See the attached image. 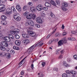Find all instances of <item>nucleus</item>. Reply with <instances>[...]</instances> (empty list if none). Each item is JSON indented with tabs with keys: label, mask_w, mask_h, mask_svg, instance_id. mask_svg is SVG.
<instances>
[{
	"label": "nucleus",
	"mask_w": 77,
	"mask_h": 77,
	"mask_svg": "<svg viewBox=\"0 0 77 77\" xmlns=\"http://www.w3.org/2000/svg\"><path fill=\"white\" fill-rule=\"evenodd\" d=\"M20 32V30L18 29H16L14 30V31H10V32L13 34V35H16V34H18Z\"/></svg>",
	"instance_id": "f257e3e1"
},
{
	"label": "nucleus",
	"mask_w": 77,
	"mask_h": 77,
	"mask_svg": "<svg viewBox=\"0 0 77 77\" xmlns=\"http://www.w3.org/2000/svg\"><path fill=\"white\" fill-rule=\"evenodd\" d=\"M35 45H34L28 49V54H30V53H32V51L33 50V49H34V47H35Z\"/></svg>",
	"instance_id": "f03ea898"
},
{
	"label": "nucleus",
	"mask_w": 77,
	"mask_h": 77,
	"mask_svg": "<svg viewBox=\"0 0 77 77\" xmlns=\"http://www.w3.org/2000/svg\"><path fill=\"white\" fill-rule=\"evenodd\" d=\"M29 33L31 36L33 37V38H35V37H36V33L35 32L29 31Z\"/></svg>",
	"instance_id": "7ed1b4c3"
},
{
	"label": "nucleus",
	"mask_w": 77,
	"mask_h": 77,
	"mask_svg": "<svg viewBox=\"0 0 77 77\" xmlns=\"http://www.w3.org/2000/svg\"><path fill=\"white\" fill-rule=\"evenodd\" d=\"M27 23L28 25H30L31 26H34V22L31 20H28Z\"/></svg>",
	"instance_id": "20e7f679"
},
{
	"label": "nucleus",
	"mask_w": 77,
	"mask_h": 77,
	"mask_svg": "<svg viewBox=\"0 0 77 77\" xmlns=\"http://www.w3.org/2000/svg\"><path fill=\"white\" fill-rule=\"evenodd\" d=\"M36 22L39 24H41L42 23V20L41 17H38L36 19Z\"/></svg>",
	"instance_id": "39448f33"
},
{
	"label": "nucleus",
	"mask_w": 77,
	"mask_h": 77,
	"mask_svg": "<svg viewBox=\"0 0 77 77\" xmlns=\"http://www.w3.org/2000/svg\"><path fill=\"white\" fill-rule=\"evenodd\" d=\"M36 9L37 11H40L42 9V5H38L36 7Z\"/></svg>",
	"instance_id": "423d86ee"
},
{
	"label": "nucleus",
	"mask_w": 77,
	"mask_h": 77,
	"mask_svg": "<svg viewBox=\"0 0 77 77\" xmlns=\"http://www.w3.org/2000/svg\"><path fill=\"white\" fill-rule=\"evenodd\" d=\"M29 42H30V41L28 39L24 40L22 41L23 44H25V45L28 44Z\"/></svg>",
	"instance_id": "0eeeda50"
},
{
	"label": "nucleus",
	"mask_w": 77,
	"mask_h": 77,
	"mask_svg": "<svg viewBox=\"0 0 77 77\" xmlns=\"http://www.w3.org/2000/svg\"><path fill=\"white\" fill-rule=\"evenodd\" d=\"M4 40L5 41H6V42H10L11 41V39H10V38L8 37V36H5L4 38Z\"/></svg>",
	"instance_id": "6e6552de"
},
{
	"label": "nucleus",
	"mask_w": 77,
	"mask_h": 77,
	"mask_svg": "<svg viewBox=\"0 0 77 77\" xmlns=\"http://www.w3.org/2000/svg\"><path fill=\"white\" fill-rule=\"evenodd\" d=\"M1 44L3 46H5V47H8V44L5 41H2L1 42Z\"/></svg>",
	"instance_id": "1a4fd4ad"
},
{
	"label": "nucleus",
	"mask_w": 77,
	"mask_h": 77,
	"mask_svg": "<svg viewBox=\"0 0 77 77\" xmlns=\"http://www.w3.org/2000/svg\"><path fill=\"white\" fill-rule=\"evenodd\" d=\"M6 12L7 14L9 15L12 14V10L10 8H7L6 10Z\"/></svg>",
	"instance_id": "9d476101"
},
{
	"label": "nucleus",
	"mask_w": 77,
	"mask_h": 77,
	"mask_svg": "<svg viewBox=\"0 0 77 77\" xmlns=\"http://www.w3.org/2000/svg\"><path fill=\"white\" fill-rule=\"evenodd\" d=\"M7 18V17L6 16L4 15H2L1 16V19L2 21H5V20H6Z\"/></svg>",
	"instance_id": "9b49d317"
},
{
	"label": "nucleus",
	"mask_w": 77,
	"mask_h": 77,
	"mask_svg": "<svg viewBox=\"0 0 77 77\" xmlns=\"http://www.w3.org/2000/svg\"><path fill=\"white\" fill-rule=\"evenodd\" d=\"M15 43L17 45L20 46L21 43V42L20 40H16L15 42Z\"/></svg>",
	"instance_id": "f8f14e48"
},
{
	"label": "nucleus",
	"mask_w": 77,
	"mask_h": 77,
	"mask_svg": "<svg viewBox=\"0 0 77 77\" xmlns=\"http://www.w3.org/2000/svg\"><path fill=\"white\" fill-rule=\"evenodd\" d=\"M19 16V14H18V13H14L13 15V17L14 19H15L16 18H17Z\"/></svg>",
	"instance_id": "ddd939ff"
},
{
	"label": "nucleus",
	"mask_w": 77,
	"mask_h": 77,
	"mask_svg": "<svg viewBox=\"0 0 77 77\" xmlns=\"http://www.w3.org/2000/svg\"><path fill=\"white\" fill-rule=\"evenodd\" d=\"M6 56L7 58L8 59H10L11 57V54L9 53H5V55Z\"/></svg>",
	"instance_id": "4468645a"
},
{
	"label": "nucleus",
	"mask_w": 77,
	"mask_h": 77,
	"mask_svg": "<svg viewBox=\"0 0 77 77\" xmlns=\"http://www.w3.org/2000/svg\"><path fill=\"white\" fill-rule=\"evenodd\" d=\"M16 8L17 10V11H18L19 12H20V11H21V8L20 6L18 5H17L16 6Z\"/></svg>",
	"instance_id": "2eb2a0df"
},
{
	"label": "nucleus",
	"mask_w": 77,
	"mask_h": 77,
	"mask_svg": "<svg viewBox=\"0 0 77 77\" xmlns=\"http://www.w3.org/2000/svg\"><path fill=\"white\" fill-rule=\"evenodd\" d=\"M62 5L63 7H67L68 6V4L66 2H63Z\"/></svg>",
	"instance_id": "dca6fc26"
},
{
	"label": "nucleus",
	"mask_w": 77,
	"mask_h": 77,
	"mask_svg": "<svg viewBox=\"0 0 77 77\" xmlns=\"http://www.w3.org/2000/svg\"><path fill=\"white\" fill-rule=\"evenodd\" d=\"M58 47L59 46H61L62 45H63V43L62 42V40H60L58 42Z\"/></svg>",
	"instance_id": "f3484780"
},
{
	"label": "nucleus",
	"mask_w": 77,
	"mask_h": 77,
	"mask_svg": "<svg viewBox=\"0 0 77 77\" xmlns=\"http://www.w3.org/2000/svg\"><path fill=\"white\" fill-rule=\"evenodd\" d=\"M0 50H2V51H5L6 50V48L4 46H0Z\"/></svg>",
	"instance_id": "a211bd4d"
},
{
	"label": "nucleus",
	"mask_w": 77,
	"mask_h": 77,
	"mask_svg": "<svg viewBox=\"0 0 77 77\" xmlns=\"http://www.w3.org/2000/svg\"><path fill=\"white\" fill-rule=\"evenodd\" d=\"M45 5L46 6H47V7H50L51 6V4H50V3L48 2H45Z\"/></svg>",
	"instance_id": "6ab92c4d"
},
{
	"label": "nucleus",
	"mask_w": 77,
	"mask_h": 77,
	"mask_svg": "<svg viewBox=\"0 0 77 77\" xmlns=\"http://www.w3.org/2000/svg\"><path fill=\"white\" fill-rule=\"evenodd\" d=\"M36 8L35 7H32L30 8V10L32 12H33L35 11Z\"/></svg>",
	"instance_id": "aec40b11"
},
{
	"label": "nucleus",
	"mask_w": 77,
	"mask_h": 77,
	"mask_svg": "<svg viewBox=\"0 0 77 77\" xmlns=\"http://www.w3.org/2000/svg\"><path fill=\"white\" fill-rule=\"evenodd\" d=\"M5 5H2V4H0V9H5Z\"/></svg>",
	"instance_id": "412c9836"
},
{
	"label": "nucleus",
	"mask_w": 77,
	"mask_h": 77,
	"mask_svg": "<svg viewBox=\"0 0 77 77\" xmlns=\"http://www.w3.org/2000/svg\"><path fill=\"white\" fill-rule=\"evenodd\" d=\"M32 18V14H29L26 16V18H27V19H31V18Z\"/></svg>",
	"instance_id": "4be33fe9"
},
{
	"label": "nucleus",
	"mask_w": 77,
	"mask_h": 77,
	"mask_svg": "<svg viewBox=\"0 0 77 77\" xmlns=\"http://www.w3.org/2000/svg\"><path fill=\"white\" fill-rule=\"evenodd\" d=\"M70 72L72 74H73V75H75V74H76V73H77L74 70L70 71Z\"/></svg>",
	"instance_id": "5701e85b"
},
{
	"label": "nucleus",
	"mask_w": 77,
	"mask_h": 77,
	"mask_svg": "<svg viewBox=\"0 0 77 77\" xmlns=\"http://www.w3.org/2000/svg\"><path fill=\"white\" fill-rule=\"evenodd\" d=\"M51 5H52L54 6H56V3H55V2H54L53 1H51Z\"/></svg>",
	"instance_id": "b1692460"
},
{
	"label": "nucleus",
	"mask_w": 77,
	"mask_h": 77,
	"mask_svg": "<svg viewBox=\"0 0 77 77\" xmlns=\"http://www.w3.org/2000/svg\"><path fill=\"white\" fill-rule=\"evenodd\" d=\"M6 54V53L4 52H3L2 53H0V56H5V54Z\"/></svg>",
	"instance_id": "393cba45"
},
{
	"label": "nucleus",
	"mask_w": 77,
	"mask_h": 77,
	"mask_svg": "<svg viewBox=\"0 0 77 77\" xmlns=\"http://www.w3.org/2000/svg\"><path fill=\"white\" fill-rule=\"evenodd\" d=\"M8 36L9 37V38H11V39H14V36H13V35L11 34H9L8 35Z\"/></svg>",
	"instance_id": "a878e982"
},
{
	"label": "nucleus",
	"mask_w": 77,
	"mask_h": 77,
	"mask_svg": "<svg viewBox=\"0 0 77 77\" xmlns=\"http://www.w3.org/2000/svg\"><path fill=\"white\" fill-rule=\"evenodd\" d=\"M22 36L24 38H28V37L27 36V35L26 34H22Z\"/></svg>",
	"instance_id": "bb28decb"
},
{
	"label": "nucleus",
	"mask_w": 77,
	"mask_h": 77,
	"mask_svg": "<svg viewBox=\"0 0 77 77\" xmlns=\"http://www.w3.org/2000/svg\"><path fill=\"white\" fill-rule=\"evenodd\" d=\"M66 72L67 73V76H68V77H70V76H71V75L69 72V71L66 70Z\"/></svg>",
	"instance_id": "cd10ccee"
},
{
	"label": "nucleus",
	"mask_w": 77,
	"mask_h": 77,
	"mask_svg": "<svg viewBox=\"0 0 77 77\" xmlns=\"http://www.w3.org/2000/svg\"><path fill=\"white\" fill-rule=\"evenodd\" d=\"M15 20H16V21H20V20H21V18L19 16L17 17L15 19Z\"/></svg>",
	"instance_id": "c85d7f7f"
},
{
	"label": "nucleus",
	"mask_w": 77,
	"mask_h": 77,
	"mask_svg": "<svg viewBox=\"0 0 77 77\" xmlns=\"http://www.w3.org/2000/svg\"><path fill=\"white\" fill-rule=\"evenodd\" d=\"M50 15L51 16V17H52V18H54V17H55V15L52 12H51Z\"/></svg>",
	"instance_id": "c756f323"
},
{
	"label": "nucleus",
	"mask_w": 77,
	"mask_h": 77,
	"mask_svg": "<svg viewBox=\"0 0 77 77\" xmlns=\"http://www.w3.org/2000/svg\"><path fill=\"white\" fill-rule=\"evenodd\" d=\"M63 65L65 67H68L69 66L66 64V63L65 62V61L63 62Z\"/></svg>",
	"instance_id": "7c9ffc66"
},
{
	"label": "nucleus",
	"mask_w": 77,
	"mask_h": 77,
	"mask_svg": "<svg viewBox=\"0 0 77 77\" xmlns=\"http://www.w3.org/2000/svg\"><path fill=\"white\" fill-rule=\"evenodd\" d=\"M32 14V18H35L36 17V14Z\"/></svg>",
	"instance_id": "2f4dec72"
},
{
	"label": "nucleus",
	"mask_w": 77,
	"mask_h": 77,
	"mask_svg": "<svg viewBox=\"0 0 77 77\" xmlns=\"http://www.w3.org/2000/svg\"><path fill=\"white\" fill-rule=\"evenodd\" d=\"M62 76L63 77H69V76H68V75H67V74H66L65 73L63 74Z\"/></svg>",
	"instance_id": "473e14b6"
},
{
	"label": "nucleus",
	"mask_w": 77,
	"mask_h": 77,
	"mask_svg": "<svg viewBox=\"0 0 77 77\" xmlns=\"http://www.w3.org/2000/svg\"><path fill=\"white\" fill-rule=\"evenodd\" d=\"M1 24L4 25H6V24H7V22L6 21H4V22H2Z\"/></svg>",
	"instance_id": "72a5a7b5"
},
{
	"label": "nucleus",
	"mask_w": 77,
	"mask_h": 77,
	"mask_svg": "<svg viewBox=\"0 0 77 77\" xmlns=\"http://www.w3.org/2000/svg\"><path fill=\"white\" fill-rule=\"evenodd\" d=\"M28 14H29V12L28 11H26L25 13H24L23 15L24 16H27Z\"/></svg>",
	"instance_id": "f704fd0d"
},
{
	"label": "nucleus",
	"mask_w": 77,
	"mask_h": 77,
	"mask_svg": "<svg viewBox=\"0 0 77 77\" xmlns=\"http://www.w3.org/2000/svg\"><path fill=\"white\" fill-rule=\"evenodd\" d=\"M66 38H64V40H62V41H63V43H64V44H65L66 43H67V40L66 39H65Z\"/></svg>",
	"instance_id": "c9c22d12"
},
{
	"label": "nucleus",
	"mask_w": 77,
	"mask_h": 77,
	"mask_svg": "<svg viewBox=\"0 0 77 77\" xmlns=\"http://www.w3.org/2000/svg\"><path fill=\"white\" fill-rule=\"evenodd\" d=\"M6 2V0H1V2H0V3H5Z\"/></svg>",
	"instance_id": "e433bc0d"
},
{
	"label": "nucleus",
	"mask_w": 77,
	"mask_h": 77,
	"mask_svg": "<svg viewBox=\"0 0 77 77\" xmlns=\"http://www.w3.org/2000/svg\"><path fill=\"white\" fill-rule=\"evenodd\" d=\"M15 38H16V39H19V38H20V36L17 34H16L15 35Z\"/></svg>",
	"instance_id": "4c0bfd02"
},
{
	"label": "nucleus",
	"mask_w": 77,
	"mask_h": 77,
	"mask_svg": "<svg viewBox=\"0 0 77 77\" xmlns=\"http://www.w3.org/2000/svg\"><path fill=\"white\" fill-rule=\"evenodd\" d=\"M10 53L11 54H14L15 53V51L12 50L10 51Z\"/></svg>",
	"instance_id": "58836bf2"
},
{
	"label": "nucleus",
	"mask_w": 77,
	"mask_h": 77,
	"mask_svg": "<svg viewBox=\"0 0 77 77\" xmlns=\"http://www.w3.org/2000/svg\"><path fill=\"white\" fill-rule=\"evenodd\" d=\"M67 34V33L65 31H63V36H65Z\"/></svg>",
	"instance_id": "ea45409f"
},
{
	"label": "nucleus",
	"mask_w": 77,
	"mask_h": 77,
	"mask_svg": "<svg viewBox=\"0 0 77 77\" xmlns=\"http://www.w3.org/2000/svg\"><path fill=\"white\" fill-rule=\"evenodd\" d=\"M60 35V34H59V33L58 32L56 33L55 35V37H57V36H59Z\"/></svg>",
	"instance_id": "a19ab883"
},
{
	"label": "nucleus",
	"mask_w": 77,
	"mask_h": 77,
	"mask_svg": "<svg viewBox=\"0 0 77 77\" xmlns=\"http://www.w3.org/2000/svg\"><path fill=\"white\" fill-rule=\"evenodd\" d=\"M6 9V8L5 9H3V8H1L0 9V12H3V11H5V10Z\"/></svg>",
	"instance_id": "79ce46f5"
},
{
	"label": "nucleus",
	"mask_w": 77,
	"mask_h": 77,
	"mask_svg": "<svg viewBox=\"0 0 77 77\" xmlns=\"http://www.w3.org/2000/svg\"><path fill=\"white\" fill-rule=\"evenodd\" d=\"M35 26L36 27H38V28L40 27V25L38 24H35Z\"/></svg>",
	"instance_id": "37998d69"
},
{
	"label": "nucleus",
	"mask_w": 77,
	"mask_h": 77,
	"mask_svg": "<svg viewBox=\"0 0 77 77\" xmlns=\"http://www.w3.org/2000/svg\"><path fill=\"white\" fill-rule=\"evenodd\" d=\"M41 42H42V41H40V42L38 43V44H34V45H35V46L36 47H37V46H38V45H39V44H40V43H41Z\"/></svg>",
	"instance_id": "c03bdc74"
},
{
	"label": "nucleus",
	"mask_w": 77,
	"mask_h": 77,
	"mask_svg": "<svg viewBox=\"0 0 77 77\" xmlns=\"http://www.w3.org/2000/svg\"><path fill=\"white\" fill-rule=\"evenodd\" d=\"M72 38H73V37H70L68 38V40H70V41H72V40H73L72 39Z\"/></svg>",
	"instance_id": "a18cd8bd"
},
{
	"label": "nucleus",
	"mask_w": 77,
	"mask_h": 77,
	"mask_svg": "<svg viewBox=\"0 0 77 77\" xmlns=\"http://www.w3.org/2000/svg\"><path fill=\"white\" fill-rule=\"evenodd\" d=\"M71 33L72 34H75V33H77V31L76 32L75 31H72L71 32Z\"/></svg>",
	"instance_id": "49530a36"
},
{
	"label": "nucleus",
	"mask_w": 77,
	"mask_h": 77,
	"mask_svg": "<svg viewBox=\"0 0 77 77\" xmlns=\"http://www.w3.org/2000/svg\"><path fill=\"white\" fill-rule=\"evenodd\" d=\"M27 9V7L26 6H24L23 8V11H26Z\"/></svg>",
	"instance_id": "de8ad7c7"
},
{
	"label": "nucleus",
	"mask_w": 77,
	"mask_h": 77,
	"mask_svg": "<svg viewBox=\"0 0 77 77\" xmlns=\"http://www.w3.org/2000/svg\"><path fill=\"white\" fill-rule=\"evenodd\" d=\"M42 66H44L45 65V62H43L42 63Z\"/></svg>",
	"instance_id": "09e8293b"
},
{
	"label": "nucleus",
	"mask_w": 77,
	"mask_h": 77,
	"mask_svg": "<svg viewBox=\"0 0 77 77\" xmlns=\"http://www.w3.org/2000/svg\"><path fill=\"white\" fill-rule=\"evenodd\" d=\"M41 15L42 17H44L45 16V14L43 13H42L41 14Z\"/></svg>",
	"instance_id": "8fccbe9b"
},
{
	"label": "nucleus",
	"mask_w": 77,
	"mask_h": 77,
	"mask_svg": "<svg viewBox=\"0 0 77 77\" xmlns=\"http://www.w3.org/2000/svg\"><path fill=\"white\" fill-rule=\"evenodd\" d=\"M52 42H53V41L52 40H50L49 42V44H51L52 43Z\"/></svg>",
	"instance_id": "3c124183"
},
{
	"label": "nucleus",
	"mask_w": 77,
	"mask_h": 77,
	"mask_svg": "<svg viewBox=\"0 0 77 77\" xmlns=\"http://www.w3.org/2000/svg\"><path fill=\"white\" fill-rule=\"evenodd\" d=\"M42 9H43V10H44L45 11H47V7H44V8H42Z\"/></svg>",
	"instance_id": "603ef678"
},
{
	"label": "nucleus",
	"mask_w": 77,
	"mask_h": 77,
	"mask_svg": "<svg viewBox=\"0 0 77 77\" xmlns=\"http://www.w3.org/2000/svg\"><path fill=\"white\" fill-rule=\"evenodd\" d=\"M3 74V71L0 72V77L2 76Z\"/></svg>",
	"instance_id": "864d4df0"
},
{
	"label": "nucleus",
	"mask_w": 77,
	"mask_h": 77,
	"mask_svg": "<svg viewBox=\"0 0 77 77\" xmlns=\"http://www.w3.org/2000/svg\"><path fill=\"white\" fill-rule=\"evenodd\" d=\"M73 57L75 59H77V55H75L73 56Z\"/></svg>",
	"instance_id": "5fc2aeb1"
},
{
	"label": "nucleus",
	"mask_w": 77,
	"mask_h": 77,
	"mask_svg": "<svg viewBox=\"0 0 77 77\" xmlns=\"http://www.w3.org/2000/svg\"><path fill=\"white\" fill-rule=\"evenodd\" d=\"M63 58V56L62 55H60L58 57V59H62Z\"/></svg>",
	"instance_id": "6e6d98bb"
},
{
	"label": "nucleus",
	"mask_w": 77,
	"mask_h": 77,
	"mask_svg": "<svg viewBox=\"0 0 77 77\" xmlns=\"http://www.w3.org/2000/svg\"><path fill=\"white\" fill-rule=\"evenodd\" d=\"M54 70L55 71H58V69L57 68H55L54 69Z\"/></svg>",
	"instance_id": "4d7b16f0"
},
{
	"label": "nucleus",
	"mask_w": 77,
	"mask_h": 77,
	"mask_svg": "<svg viewBox=\"0 0 77 77\" xmlns=\"http://www.w3.org/2000/svg\"><path fill=\"white\" fill-rule=\"evenodd\" d=\"M31 68L32 69H33V68H34V67L33 66V64H31Z\"/></svg>",
	"instance_id": "13d9d810"
},
{
	"label": "nucleus",
	"mask_w": 77,
	"mask_h": 77,
	"mask_svg": "<svg viewBox=\"0 0 77 77\" xmlns=\"http://www.w3.org/2000/svg\"><path fill=\"white\" fill-rule=\"evenodd\" d=\"M15 50H20V48L18 47H17L16 46Z\"/></svg>",
	"instance_id": "bf43d9fd"
},
{
	"label": "nucleus",
	"mask_w": 77,
	"mask_h": 77,
	"mask_svg": "<svg viewBox=\"0 0 77 77\" xmlns=\"http://www.w3.org/2000/svg\"><path fill=\"white\" fill-rule=\"evenodd\" d=\"M40 77H44V75L42 73H40Z\"/></svg>",
	"instance_id": "052dcab7"
},
{
	"label": "nucleus",
	"mask_w": 77,
	"mask_h": 77,
	"mask_svg": "<svg viewBox=\"0 0 77 77\" xmlns=\"http://www.w3.org/2000/svg\"><path fill=\"white\" fill-rule=\"evenodd\" d=\"M13 12L14 13H17V11H16V9H15V8H14V9H13Z\"/></svg>",
	"instance_id": "680f3d73"
},
{
	"label": "nucleus",
	"mask_w": 77,
	"mask_h": 77,
	"mask_svg": "<svg viewBox=\"0 0 77 77\" xmlns=\"http://www.w3.org/2000/svg\"><path fill=\"white\" fill-rule=\"evenodd\" d=\"M62 9L63 11H66V8L63 7V8H62Z\"/></svg>",
	"instance_id": "e2e57ef3"
},
{
	"label": "nucleus",
	"mask_w": 77,
	"mask_h": 77,
	"mask_svg": "<svg viewBox=\"0 0 77 77\" xmlns=\"http://www.w3.org/2000/svg\"><path fill=\"white\" fill-rule=\"evenodd\" d=\"M57 4L59 6H60V2L59 1H58L57 2Z\"/></svg>",
	"instance_id": "0e129e2a"
},
{
	"label": "nucleus",
	"mask_w": 77,
	"mask_h": 77,
	"mask_svg": "<svg viewBox=\"0 0 77 77\" xmlns=\"http://www.w3.org/2000/svg\"><path fill=\"white\" fill-rule=\"evenodd\" d=\"M20 74L21 75H23L24 74V71H22L20 72Z\"/></svg>",
	"instance_id": "69168bd1"
},
{
	"label": "nucleus",
	"mask_w": 77,
	"mask_h": 77,
	"mask_svg": "<svg viewBox=\"0 0 77 77\" xmlns=\"http://www.w3.org/2000/svg\"><path fill=\"white\" fill-rule=\"evenodd\" d=\"M26 57H25V58H24L20 62V63H21V62H23V61L24 60V59H26Z\"/></svg>",
	"instance_id": "338daca9"
},
{
	"label": "nucleus",
	"mask_w": 77,
	"mask_h": 77,
	"mask_svg": "<svg viewBox=\"0 0 77 77\" xmlns=\"http://www.w3.org/2000/svg\"><path fill=\"white\" fill-rule=\"evenodd\" d=\"M49 37H50V35L48 34L47 37V39H48L49 38Z\"/></svg>",
	"instance_id": "774afa93"
}]
</instances>
